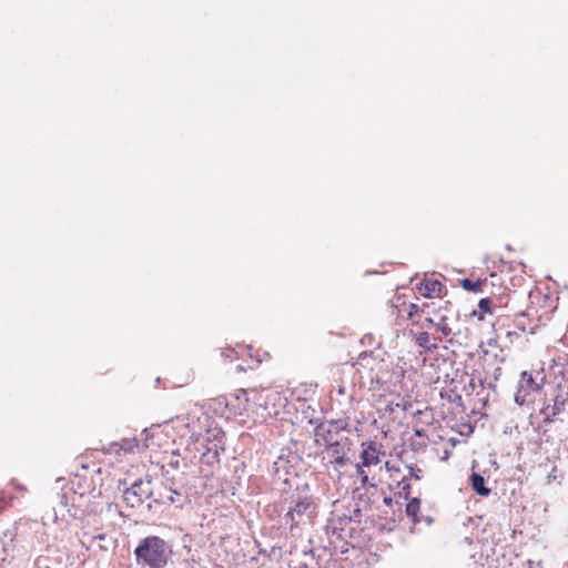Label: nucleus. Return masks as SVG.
Here are the masks:
<instances>
[{
	"label": "nucleus",
	"instance_id": "nucleus-14",
	"mask_svg": "<svg viewBox=\"0 0 568 568\" xmlns=\"http://www.w3.org/2000/svg\"><path fill=\"white\" fill-rule=\"evenodd\" d=\"M420 511V499L419 498H409L406 504L405 513L412 519L413 523L417 524L420 521L418 514Z\"/></svg>",
	"mask_w": 568,
	"mask_h": 568
},
{
	"label": "nucleus",
	"instance_id": "nucleus-3",
	"mask_svg": "<svg viewBox=\"0 0 568 568\" xmlns=\"http://www.w3.org/2000/svg\"><path fill=\"white\" fill-rule=\"evenodd\" d=\"M361 447V463L356 464V475L359 477L363 487H375V484L369 483V477L364 468L379 464L384 452L382 447L373 440L363 442Z\"/></svg>",
	"mask_w": 568,
	"mask_h": 568
},
{
	"label": "nucleus",
	"instance_id": "nucleus-13",
	"mask_svg": "<svg viewBox=\"0 0 568 568\" xmlns=\"http://www.w3.org/2000/svg\"><path fill=\"white\" fill-rule=\"evenodd\" d=\"M470 484H471V488L479 496L487 497L490 494V489L488 487H486L485 478L481 475H479L477 473H473L470 475Z\"/></svg>",
	"mask_w": 568,
	"mask_h": 568
},
{
	"label": "nucleus",
	"instance_id": "nucleus-24",
	"mask_svg": "<svg viewBox=\"0 0 568 568\" xmlns=\"http://www.w3.org/2000/svg\"><path fill=\"white\" fill-rule=\"evenodd\" d=\"M487 343H488L489 346H496L497 345V341L494 339V338L488 339Z\"/></svg>",
	"mask_w": 568,
	"mask_h": 568
},
{
	"label": "nucleus",
	"instance_id": "nucleus-2",
	"mask_svg": "<svg viewBox=\"0 0 568 568\" xmlns=\"http://www.w3.org/2000/svg\"><path fill=\"white\" fill-rule=\"evenodd\" d=\"M171 554L168 541L154 535L141 539L134 549L135 561L142 568H164Z\"/></svg>",
	"mask_w": 568,
	"mask_h": 568
},
{
	"label": "nucleus",
	"instance_id": "nucleus-6",
	"mask_svg": "<svg viewBox=\"0 0 568 568\" xmlns=\"http://www.w3.org/2000/svg\"><path fill=\"white\" fill-rule=\"evenodd\" d=\"M541 384L536 382L534 376L524 371L520 374L519 386L515 395V400L519 405H524L527 402V397L541 389Z\"/></svg>",
	"mask_w": 568,
	"mask_h": 568
},
{
	"label": "nucleus",
	"instance_id": "nucleus-18",
	"mask_svg": "<svg viewBox=\"0 0 568 568\" xmlns=\"http://www.w3.org/2000/svg\"><path fill=\"white\" fill-rule=\"evenodd\" d=\"M478 308L480 314H489L491 315L495 311V304L491 298L485 297L481 298L478 303Z\"/></svg>",
	"mask_w": 568,
	"mask_h": 568
},
{
	"label": "nucleus",
	"instance_id": "nucleus-1",
	"mask_svg": "<svg viewBox=\"0 0 568 568\" xmlns=\"http://www.w3.org/2000/svg\"><path fill=\"white\" fill-rule=\"evenodd\" d=\"M243 393L246 395V402L253 400L256 404V414L262 422L286 418L288 399L283 392L252 388Z\"/></svg>",
	"mask_w": 568,
	"mask_h": 568
},
{
	"label": "nucleus",
	"instance_id": "nucleus-8",
	"mask_svg": "<svg viewBox=\"0 0 568 568\" xmlns=\"http://www.w3.org/2000/svg\"><path fill=\"white\" fill-rule=\"evenodd\" d=\"M142 486V481L134 483L130 488H126L123 493V500L130 506V507H136L142 505L143 497L139 493V489Z\"/></svg>",
	"mask_w": 568,
	"mask_h": 568
},
{
	"label": "nucleus",
	"instance_id": "nucleus-9",
	"mask_svg": "<svg viewBox=\"0 0 568 568\" xmlns=\"http://www.w3.org/2000/svg\"><path fill=\"white\" fill-rule=\"evenodd\" d=\"M406 362L404 358L399 357L396 362V364L393 367L392 376L398 382L399 384H404V379L406 376L410 377L413 373H415V369L413 367L407 368Z\"/></svg>",
	"mask_w": 568,
	"mask_h": 568
},
{
	"label": "nucleus",
	"instance_id": "nucleus-16",
	"mask_svg": "<svg viewBox=\"0 0 568 568\" xmlns=\"http://www.w3.org/2000/svg\"><path fill=\"white\" fill-rule=\"evenodd\" d=\"M487 283V280L478 278L476 281H473L470 278H464L460 281V285L464 290L468 292L478 293L483 291V286Z\"/></svg>",
	"mask_w": 568,
	"mask_h": 568
},
{
	"label": "nucleus",
	"instance_id": "nucleus-4",
	"mask_svg": "<svg viewBox=\"0 0 568 568\" xmlns=\"http://www.w3.org/2000/svg\"><path fill=\"white\" fill-rule=\"evenodd\" d=\"M385 469L388 475V487L390 490H396V493L408 499L412 493L410 484L407 481V475L403 473L400 465L386 462Z\"/></svg>",
	"mask_w": 568,
	"mask_h": 568
},
{
	"label": "nucleus",
	"instance_id": "nucleus-25",
	"mask_svg": "<svg viewBox=\"0 0 568 568\" xmlns=\"http://www.w3.org/2000/svg\"><path fill=\"white\" fill-rule=\"evenodd\" d=\"M384 503L389 506L392 504V498L390 497L385 498Z\"/></svg>",
	"mask_w": 568,
	"mask_h": 568
},
{
	"label": "nucleus",
	"instance_id": "nucleus-17",
	"mask_svg": "<svg viewBox=\"0 0 568 568\" xmlns=\"http://www.w3.org/2000/svg\"><path fill=\"white\" fill-rule=\"evenodd\" d=\"M564 400H555V404L551 407V412H549V407H546L541 410V414L545 416V422H551L556 415H558L564 407Z\"/></svg>",
	"mask_w": 568,
	"mask_h": 568
},
{
	"label": "nucleus",
	"instance_id": "nucleus-5",
	"mask_svg": "<svg viewBox=\"0 0 568 568\" xmlns=\"http://www.w3.org/2000/svg\"><path fill=\"white\" fill-rule=\"evenodd\" d=\"M315 511V505L311 498L304 497L297 500L285 514V521L291 528L297 527L306 519H311Z\"/></svg>",
	"mask_w": 568,
	"mask_h": 568
},
{
	"label": "nucleus",
	"instance_id": "nucleus-19",
	"mask_svg": "<svg viewBox=\"0 0 568 568\" xmlns=\"http://www.w3.org/2000/svg\"><path fill=\"white\" fill-rule=\"evenodd\" d=\"M400 305L404 307L407 318H413L414 316L420 315L424 312V308L419 307L415 303L406 304L403 302Z\"/></svg>",
	"mask_w": 568,
	"mask_h": 568
},
{
	"label": "nucleus",
	"instance_id": "nucleus-26",
	"mask_svg": "<svg viewBox=\"0 0 568 568\" xmlns=\"http://www.w3.org/2000/svg\"><path fill=\"white\" fill-rule=\"evenodd\" d=\"M450 306V303L449 302H446L444 308L447 310L448 307Z\"/></svg>",
	"mask_w": 568,
	"mask_h": 568
},
{
	"label": "nucleus",
	"instance_id": "nucleus-10",
	"mask_svg": "<svg viewBox=\"0 0 568 568\" xmlns=\"http://www.w3.org/2000/svg\"><path fill=\"white\" fill-rule=\"evenodd\" d=\"M139 444L135 438H124L119 443H112L110 445L109 450L114 454H120L123 452L124 454H131L134 452L135 448H138Z\"/></svg>",
	"mask_w": 568,
	"mask_h": 568
},
{
	"label": "nucleus",
	"instance_id": "nucleus-23",
	"mask_svg": "<svg viewBox=\"0 0 568 568\" xmlns=\"http://www.w3.org/2000/svg\"><path fill=\"white\" fill-rule=\"evenodd\" d=\"M436 321H437V316H436L435 318H434V317H427V318H426V322H427L429 325H432V326H434V323H435Z\"/></svg>",
	"mask_w": 568,
	"mask_h": 568
},
{
	"label": "nucleus",
	"instance_id": "nucleus-15",
	"mask_svg": "<svg viewBox=\"0 0 568 568\" xmlns=\"http://www.w3.org/2000/svg\"><path fill=\"white\" fill-rule=\"evenodd\" d=\"M328 453L334 457V459L331 460V464H333L335 468L343 467L348 462V457L339 455L338 443L329 445Z\"/></svg>",
	"mask_w": 568,
	"mask_h": 568
},
{
	"label": "nucleus",
	"instance_id": "nucleus-12",
	"mask_svg": "<svg viewBox=\"0 0 568 568\" xmlns=\"http://www.w3.org/2000/svg\"><path fill=\"white\" fill-rule=\"evenodd\" d=\"M434 327L436 332L440 334L439 339L446 338L452 334L448 317L445 314H440V310L438 311L437 321L434 323Z\"/></svg>",
	"mask_w": 568,
	"mask_h": 568
},
{
	"label": "nucleus",
	"instance_id": "nucleus-7",
	"mask_svg": "<svg viewBox=\"0 0 568 568\" xmlns=\"http://www.w3.org/2000/svg\"><path fill=\"white\" fill-rule=\"evenodd\" d=\"M416 291L426 298H442L447 294L446 286L434 277H424L416 285Z\"/></svg>",
	"mask_w": 568,
	"mask_h": 568
},
{
	"label": "nucleus",
	"instance_id": "nucleus-27",
	"mask_svg": "<svg viewBox=\"0 0 568 568\" xmlns=\"http://www.w3.org/2000/svg\"><path fill=\"white\" fill-rule=\"evenodd\" d=\"M507 335H508V336H511V335H516V333H515V332H514V333L508 332V333H507Z\"/></svg>",
	"mask_w": 568,
	"mask_h": 568
},
{
	"label": "nucleus",
	"instance_id": "nucleus-20",
	"mask_svg": "<svg viewBox=\"0 0 568 568\" xmlns=\"http://www.w3.org/2000/svg\"><path fill=\"white\" fill-rule=\"evenodd\" d=\"M221 355L230 362L239 358V352L232 347H224L221 351Z\"/></svg>",
	"mask_w": 568,
	"mask_h": 568
},
{
	"label": "nucleus",
	"instance_id": "nucleus-11",
	"mask_svg": "<svg viewBox=\"0 0 568 568\" xmlns=\"http://www.w3.org/2000/svg\"><path fill=\"white\" fill-rule=\"evenodd\" d=\"M415 342L426 352H432L438 347L436 338H433L428 332H419L416 334Z\"/></svg>",
	"mask_w": 568,
	"mask_h": 568
},
{
	"label": "nucleus",
	"instance_id": "nucleus-22",
	"mask_svg": "<svg viewBox=\"0 0 568 568\" xmlns=\"http://www.w3.org/2000/svg\"><path fill=\"white\" fill-rule=\"evenodd\" d=\"M470 316L476 317L479 322H483L485 320V314H480L479 313V308L478 310H474L470 313Z\"/></svg>",
	"mask_w": 568,
	"mask_h": 568
},
{
	"label": "nucleus",
	"instance_id": "nucleus-21",
	"mask_svg": "<svg viewBox=\"0 0 568 568\" xmlns=\"http://www.w3.org/2000/svg\"><path fill=\"white\" fill-rule=\"evenodd\" d=\"M408 470L407 479L420 480L422 479V469L418 467L406 466Z\"/></svg>",
	"mask_w": 568,
	"mask_h": 568
}]
</instances>
